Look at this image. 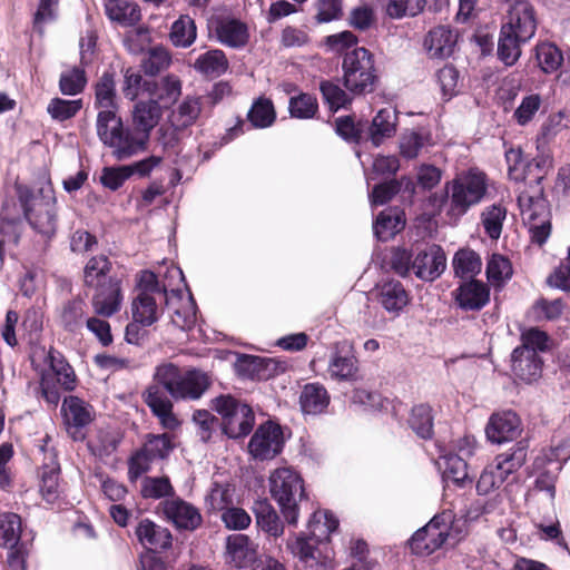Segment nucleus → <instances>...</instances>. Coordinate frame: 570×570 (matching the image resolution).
Here are the masks:
<instances>
[{
  "mask_svg": "<svg viewBox=\"0 0 570 570\" xmlns=\"http://www.w3.org/2000/svg\"><path fill=\"white\" fill-rule=\"evenodd\" d=\"M247 119L254 128L271 127L276 119V111L271 99L261 97L256 99L247 114Z\"/></svg>",
  "mask_w": 570,
  "mask_h": 570,
  "instance_id": "obj_46",
  "label": "nucleus"
},
{
  "mask_svg": "<svg viewBox=\"0 0 570 570\" xmlns=\"http://www.w3.org/2000/svg\"><path fill=\"white\" fill-rule=\"evenodd\" d=\"M425 0H389L386 14L392 19H401L405 16L414 17L425 7Z\"/></svg>",
  "mask_w": 570,
  "mask_h": 570,
  "instance_id": "obj_60",
  "label": "nucleus"
},
{
  "mask_svg": "<svg viewBox=\"0 0 570 570\" xmlns=\"http://www.w3.org/2000/svg\"><path fill=\"white\" fill-rule=\"evenodd\" d=\"M453 269L455 276L463 279H474L482 268V261L479 254L472 249H460L453 257Z\"/></svg>",
  "mask_w": 570,
  "mask_h": 570,
  "instance_id": "obj_42",
  "label": "nucleus"
},
{
  "mask_svg": "<svg viewBox=\"0 0 570 570\" xmlns=\"http://www.w3.org/2000/svg\"><path fill=\"white\" fill-rule=\"evenodd\" d=\"M86 303L82 299H72L67 302L60 313V322L62 326L75 332L85 323Z\"/></svg>",
  "mask_w": 570,
  "mask_h": 570,
  "instance_id": "obj_51",
  "label": "nucleus"
},
{
  "mask_svg": "<svg viewBox=\"0 0 570 570\" xmlns=\"http://www.w3.org/2000/svg\"><path fill=\"white\" fill-rule=\"evenodd\" d=\"M96 130L99 140L112 149L118 160L127 159L145 149V139H138L131 130L124 128L117 110H100L97 115Z\"/></svg>",
  "mask_w": 570,
  "mask_h": 570,
  "instance_id": "obj_5",
  "label": "nucleus"
},
{
  "mask_svg": "<svg viewBox=\"0 0 570 570\" xmlns=\"http://www.w3.org/2000/svg\"><path fill=\"white\" fill-rule=\"evenodd\" d=\"M439 465L443 469V475L446 480L462 485L468 479V464L463 456L451 452L442 453Z\"/></svg>",
  "mask_w": 570,
  "mask_h": 570,
  "instance_id": "obj_45",
  "label": "nucleus"
},
{
  "mask_svg": "<svg viewBox=\"0 0 570 570\" xmlns=\"http://www.w3.org/2000/svg\"><path fill=\"white\" fill-rule=\"evenodd\" d=\"M193 67L197 72L206 77L216 78L227 71L229 62L223 50L210 49L199 55L195 59Z\"/></svg>",
  "mask_w": 570,
  "mask_h": 570,
  "instance_id": "obj_33",
  "label": "nucleus"
},
{
  "mask_svg": "<svg viewBox=\"0 0 570 570\" xmlns=\"http://www.w3.org/2000/svg\"><path fill=\"white\" fill-rule=\"evenodd\" d=\"M535 58L546 73L557 71L564 60L561 50L551 42L539 43L535 48Z\"/></svg>",
  "mask_w": 570,
  "mask_h": 570,
  "instance_id": "obj_50",
  "label": "nucleus"
},
{
  "mask_svg": "<svg viewBox=\"0 0 570 570\" xmlns=\"http://www.w3.org/2000/svg\"><path fill=\"white\" fill-rule=\"evenodd\" d=\"M142 449L154 460L165 459L174 449L173 436L168 433L148 435Z\"/></svg>",
  "mask_w": 570,
  "mask_h": 570,
  "instance_id": "obj_62",
  "label": "nucleus"
},
{
  "mask_svg": "<svg viewBox=\"0 0 570 570\" xmlns=\"http://www.w3.org/2000/svg\"><path fill=\"white\" fill-rule=\"evenodd\" d=\"M377 301L389 314L397 316L409 304L410 296L401 282L392 279L377 287Z\"/></svg>",
  "mask_w": 570,
  "mask_h": 570,
  "instance_id": "obj_23",
  "label": "nucleus"
},
{
  "mask_svg": "<svg viewBox=\"0 0 570 570\" xmlns=\"http://www.w3.org/2000/svg\"><path fill=\"white\" fill-rule=\"evenodd\" d=\"M155 377L175 400H198L210 385L205 372L196 368L183 371L170 363L158 366Z\"/></svg>",
  "mask_w": 570,
  "mask_h": 570,
  "instance_id": "obj_6",
  "label": "nucleus"
},
{
  "mask_svg": "<svg viewBox=\"0 0 570 570\" xmlns=\"http://www.w3.org/2000/svg\"><path fill=\"white\" fill-rule=\"evenodd\" d=\"M570 127V117L566 111L550 115L542 124L539 138L544 142L552 140L561 131Z\"/></svg>",
  "mask_w": 570,
  "mask_h": 570,
  "instance_id": "obj_59",
  "label": "nucleus"
},
{
  "mask_svg": "<svg viewBox=\"0 0 570 570\" xmlns=\"http://www.w3.org/2000/svg\"><path fill=\"white\" fill-rule=\"evenodd\" d=\"M269 492L287 523L296 525L299 514L298 503L305 498L302 476L293 468H278L269 475Z\"/></svg>",
  "mask_w": 570,
  "mask_h": 570,
  "instance_id": "obj_7",
  "label": "nucleus"
},
{
  "mask_svg": "<svg viewBox=\"0 0 570 570\" xmlns=\"http://www.w3.org/2000/svg\"><path fill=\"white\" fill-rule=\"evenodd\" d=\"M19 212L13 202H6L0 212V269L4 263V237L18 242L20 236Z\"/></svg>",
  "mask_w": 570,
  "mask_h": 570,
  "instance_id": "obj_31",
  "label": "nucleus"
},
{
  "mask_svg": "<svg viewBox=\"0 0 570 570\" xmlns=\"http://www.w3.org/2000/svg\"><path fill=\"white\" fill-rule=\"evenodd\" d=\"M164 294L166 306L171 311L173 324L183 330H191L197 322V306L189 291L186 293L180 288H171L168 291L164 285Z\"/></svg>",
  "mask_w": 570,
  "mask_h": 570,
  "instance_id": "obj_14",
  "label": "nucleus"
},
{
  "mask_svg": "<svg viewBox=\"0 0 570 570\" xmlns=\"http://www.w3.org/2000/svg\"><path fill=\"white\" fill-rule=\"evenodd\" d=\"M144 400L160 425L169 431L176 430L180 421L173 412V403L158 385H150L144 393Z\"/></svg>",
  "mask_w": 570,
  "mask_h": 570,
  "instance_id": "obj_19",
  "label": "nucleus"
},
{
  "mask_svg": "<svg viewBox=\"0 0 570 570\" xmlns=\"http://www.w3.org/2000/svg\"><path fill=\"white\" fill-rule=\"evenodd\" d=\"M542 362L539 355L525 347H515L511 354V370L515 377L527 383L541 375Z\"/></svg>",
  "mask_w": 570,
  "mask_h": 570,
  "instance_id": "obj_22",
  "label": "nucleus"
},
{
  "mask_svg": "<svg viewBox=\"0 0 570 570\" xmlns=\"http://www.w3.org/2000/svg\"><path fill=\"white\" fill-rule=\"evenodd\" d=\"M505 480L501 471L495 469V464L492 462L481 473L476 483V491L481 495H487L493 490L499 489Z\"/></svg>",
  "mask_w": 570,
  "mask_h": 570,
  "instance_id": "obj_64",
  "label": "nucleus"
},
{
  "mask_svg": "<svg viewBox=\"0 0 570 570\" xmlns=\"http://www.w3.org/2000/svg\"><path fill=\"white\" fill-rule=\"evenodd\" d=\"M397 115L391 108L379 110L368 128V139L379 147L385 139L391 138L396 132Z\"/></svg>",
  "mask_w": 570,
  "mask_h": 570,
  "instance_id": "obj_29",
  "label": "nucleus"
},
{
  "mask_svg": "<svg viewBox=\"0 0 570 570\" xmlns=\"http://www.w3.org/2000/svg\"><path fill=\"white\" fill-rule=\"evenodd\" d=\"M521 420L513 411L493 413L485 426V435L491 443H505L521 434Z\"/></svg>",
  "mask_w": 570,
  "mask_h": 570,
  "instance_id": "obj_16",
  "label": "nucleus"
},
{
  "mask_svg": "<svg viewBox=\"0 0 570 570\" xmlns=\"http://www.w3.org/2000/svg\"><path fill=\"white\" fill-rule=\"evenodd\" d=\"M233 504V490L229 484L213 483L205 497V505L208 511L222 513Z\"/></svg>",
  "mask_w": 570,
  "mask_h": 570,
  "instance_id": "obj_55",
  "label": "nucleus"
},
{
  "mask_svg": "<svg viewBox=\"0 0 570 570\" xmlns=\"http://www.w3.org/2000/svg\"><path fill=\"white\" fill-rule=\"evenodd\" d=\"M110 269V262L107 256L98 255L89 259L85 266L83 276L87 286L94 287L96 285L107 282L106 275Z\"/></svg>",
  "mask_w": 570,
  "mask_h": 570,
  "instance_id": "obj_57",
  "label": "nucleus"
},
{
  "mask_svg": "<svg viewBox=\"0 0 570 570\" xmlns=\"http://www.w3.org/2000/svg\"><path fill=\"white\" fill-rule=\"evenodd\" d=\"M171 62L169 51L164 47H155L149 50L142 61V69L147 75L155 76L167 69Z\"/></svg>",
  "mask_w": 570,
  "mask_h": 570,
  "instance_id": "obj_61",
  "label": "nucleus"
},
{
  "mask_svg": "<svg viewBox=\"0 0 570 570\" xmlns=\"http://www.w3.org/2000/svg\"><path fill=\"white\" fill-rule=\"evenodd\" d=\"M161 110L156 100L138 101L132 111V120L136 128L142 134L137 135L138 139H145L147 142L149 131L158 124Z\"/></svg>",
  "mask_w": 570,
  "mask_h": 570,
  "instance_id": "obj_28",
  "label": "nucleus"
},
{
  "mask_svg": "<svg viewBox=\"0 0 570 570\" xmlns=\"http://www.w3.org/2000/svg\"><path fill=\"white\" fill-rule=\"evenodd\" d=\"M208 29L220 45L232 49H243L249 41L248 26L232 16H216L209 20Z\"/></svg>",
  "mask_w": 570,
  "mask_h": 570,
  "instance_id": "obj_13",
  "label": "nucleus"
},
{
  "mask_svg": "<svg viewBox=\"0 0 570 570\" xmlns=\"http://www.w3.org/2000/svg\"><path fill=\"white\" fill-rule=\"evenodd\" d=\"M82 108V100H67L62 98H53L47 106V112L53 120L65 121L73 118Z\"/></svg>",
  "mask_w": 570,
  "mask_h": 570,
  "instance_id": "obj_58",
  "label": "nucleus"
},
{
  "mask_svg": "<svg viewBox=\"0 0 570 570\" xmlns=\"http://www.w3.org/2000/svg\"><path fill=\"white\" fill-rule=\"evenodd\" d=\"M17 195L31 228L45 240L55 237L58 227L55 190L50 183L37 189L17 185Z\"/></svg>",
  "mask_w": 570,
  "mask_h": 570,
  "instance_id": "obj_3",
  "label": "nucleus"
},
{
  "mask_svg": "<svg viewBox=\"0 0 570 570\" xmlns=\"http://www.w3.org/2000/svg\"><path fill=\"white\" fill-rule=\"evenodd\" d=\"M328 374L336 381H352L356 377L357 366L353 356L332 355L328 363Z\"/></svg>",
  "mask_w": 570,
  "mask_h": 570,
  "instance_id": "obj_52",
  "label": "nucleus"
},
{
  "mask_svg": "<svg viewBox=\"0 0 570 570\" xmlns=\"http://www.w3.org/2000/svg\"><path fill=\"white\" fill-rule=\"evenodd\" d=\"M537 24L530 2L518 0L509 7L498 40V57L505 66H513L519 60L521 46L533 38Z\"/></svg>",
  "mask_w": 570,
  "mask_h": 570,
  "instance_id": "obj_2",
  "label": "nucleus"
},
{
  "mask_svg": "<svg viewBox=\"0 0 570 570\" xmlns=\"http://www.w3.org/2000/svg\"><path fill=\"white\" fill-rule=\"evenodd\" d=\"M228 561L237 568H246L256 560V546L245 534H232L226 541Z\"/></svg>",
  "mask_w": 570,
  "mask_h": 570,
  "instance_id": "obj_26",
  "label": "nucleus"
},
{
  "mask_svg": "<svg viewBox=\"0 0 570 570\" xmlns=\"http://www.w3.org/2000/svg\"><path fill=\"white\" fill-rule=\"evenodd\" d=\"M86 85L87 76L85 69L81 67H72L60 75L59 89L62 95H79L85 90Z\"/></svg>",
  "mask_w": 570,
  "mask_h": 570,
  "instance_id": "obj_53",
  "label": "nucleus"
},
{
  "mask_svg": "<svg viewBox=\"0 0 570 570\" xmlns=\"http://www.w3.org/2000/svg\"><path fill=\"white\" fill-rule=\"evenodd\" d=\"M21 518L13 512L0 513V546L13 548L20 541Z\"/></svg>",
  "mask_w": 570,
  "mask_h": 570,
  "instance_id": "obj_47",
  "label": "nucleus"
},
{
  "mask_svg": "<svg viewBox=\"0 0 570 570\" xmlns=\"http://www.w3.org/2000/svg\"><path fill=\"white\" fill-rule=\"evenodd\" d=\"M136 535L138 541L150 550H165L171 546L173 538L170 532L148 519L141 520L138 523Z\"/></svg>",
  "mask_w": 570,
  "mask_h": 570,
  "instance_id": "obj_27",
  "label": "nucleus"
},
{
  "mask_svg": "<svg viewBox=\"0 0 570 570\" xmlns=\"http://www.w3.org/2000/svg\"><path fill=\"white\" fill-rule=\"evenodd\" d=\"M253 512L257 525L266 533L273 537H281L284 533V525L276 510L266 500H258L254 503Z\"/></svg>",
  "mask_w": 570,
  "mask_h": 570,
  "instance_id": "obj_35",
  "label": "nucleus"
},
{
  "mask_svg": "<svg viewBox=\"0 0 570 570\" xmlns=\"http://www.w3.org/2000/svg\"><path fill=\"white\" fill-rule=\"evenodd\" d=\"M405 226L404 215L401 210L386 209L379 214L374 224L373 230L377 239L387 242L400 233Z\"/></svg>",
  "mask_w": 570,
  "mask_h": 570,
  "instance_id": "obj_32",
  "label": "nucleus"
},
{
  "mask_svg": "<svg viewBox=\"0 0 570 570\" xmlns=\"http://www.w3.org/2000/svg\"><path fill=\"white\" fill-rule=\"evenodd\" d=\"M343 82L347 90L363 95L374 90L377 80L374 57L365 48H355L343 59Z\"/></svg>",
  "mask_w": 570,
  "mask_h": 570,
  "instance_id": "obj_8",
  "label": "nucleus"
},
{
  "mask_svg": "<svg viewBox=\"0 0 570 570\" xmlns=\"http://www.w3.org/2000/svg\"><path fill=\"white\" fill-rule=\"evenodd\" d=\"M513 274L510 261L500 254H493L487 264V276L495 287L504 285Z\"/></svg>",
  "mask_w": 570,
  "mask_h": 570,
  "instance_id": "obj_49",
  "label": "nucleus"
},
{
  "mask_svg": "<svg viewBox=\"0 0 570 570\" xmlns=\"http://www.w3.org/2000/svg\"><path fill=\"white\" fill-rule=\"evenodd\" d=\"M454 514L451 510H444L419 529L410 540V548L419 556H430L440 549L451 537Z\"/></svg>",
  "mask_w": 570,
  "mask_h": 570,
  "instance_id": "obj_11",
  "label": "nucleus"
},
{
  "mask_svg": "<svg viewBox=\"0 0 570 570\" xmlns=\"http://www.w3.org/2000/svg\"><path fill=\"white\" fill-rule=\"evenodd\" d=\"M107 17L122 26H135L141 18L138 4L127 0H106Z\"/></svg>",
  "mask_w": 570,
  "mask_h": 570,
  "instance_id": "obj_37",
  "label": "nucleus"
},
{
  "mask_svg": "<svg viewBox=\"0 0 570 570\" xmlns=\"http://www.w3.org/2000/svg\"><path fill=\"white\" fill-rule=\"evenodd\" d=\"M442 202L449 222L456 224L470 208L479 205L488 193V180L482 171L470 169L446 181Z\"/></svg>",
  "mask_w": 570,
  "mask_h": 570,
  "instance_id": "obj_4",
  "label": "nucleus"
},
{
  "mask_svg": "<svg viewBox=\"0 0 570 570\" xmlns=\"http://www.w3.org/2000/svg\"><path fill=\"white\" fill-rule=\"evenodd\" d=\"M433 145L432 135L425 129L405 130L399 139V149L403 158L414 159Z\"/></svg>",
  "mask_w": 570,
  "mask_h": 570,
  "instance_id": "obj_30",
  "label": "nucleus"
},
{
  "mask_svg": "<svg viewBox=\"0 0 570 570\" xmlns=\"http://www.w3.org/2000/svg\"><path fill=\"white\" fill-rule=\"evenodd\" d=\"M490 301V288L481 281L470 279L455 289V302L464 311H480Z\"/></svg>",
  "mask_w": 570,
  "mask_h": 570,
  "instance_id": "obj_20",
  "label": "nucleus"
},
{
  "mask_svg": "<svg viewBox=\"0 0 570 570\" xmlns=\"http://www.w3.org/2000/svg\"><path fill=\"white\" fill-rule=\"evenodd\" d=\"M197 38L195 20L188 14H181L170 27L169 40L176 48H189Z\"/></svg>",
  "mask_w": 570,
  "mask_h": 570,
  "instance_id": "obj_39",
  "label": "nucleus"
},
{
  "mask_svg": "<svg viewBox=\"0 0 570 570\" xmlns=\"http://www.w3.org/2000/svg\"><path fill=\"white\" fill-rule=\"evenodd\" d=\"M518 205L524 224L529 227L531 239L543 245L551 234L550 210L547 199L540 190L531 193L528 189L520 191Z\"/></svg>",
  "mask_w": 570,
  "mask_h": 570,
  "instance_id": "obj_9",
  "label": "nucleus"
},
{
  "mask_svg": "<svg viewBox=\"0 0 570 570\" xmlns=\"http://www.w3.org/2000/svg\"><path fill=\"white\" fill-rule=\"evenodd\" d=\"M46 459L48 462H45L40 469V493L48 503H55L61 493L59 483L60 465L53 452H50Z\"/></svg>",
  "mask_w": 570,
  "mask_h": 570,
  "instance_id": "obj_24",
  "label": "nucleus"
},
{
  "mask_svg": "<svg viewBox=\"0 0 570 570\" xmlns=\"http://www.w3.org/2000/svg\"><path fill=\"white\" fill-rule=\"evenodd\" d=\"M95 107L100 110L118 109L114 75L105 72L95 85Z\"/></svg>",
  "mask_w": 570,
  "mask_h": 570,
  "instance_id": "obj_41",
  "label": "nucleus"
},
{
  "mask_svg": "<svg viewBox=\"0 0 570 570\" xmlns=\"http://www.w3.org/2000/svg\"><path fill=\"white\" fill-rule=\"evenodd\" d=\"M288 112L292 118L313 119L318 112L317 99L306 92L292 96L288 100Z\"/></svg>",
  "mask_w": 570,
  "mask_h": 570,
  "instance_id": "obj_48",
  "label": "nucleus"
},
{
  "mask_svg": "<svg viewBox=\"0 0 570 570\" xmlns=\"http://www.w3.org/2000/svg\"><path fill=\"white\" fill-rule=\"evenodd\" d=\"M214 410L222 416L224 433L237 439L250 433L255 424L252 407L230 395H220L213 401Z\"/></svg>",
  "mask_w": 570,
  "mask_h": 570,
  "instance_id": "obj_10",
  "label": "nucleus"
},
{
  "mask_svg": "<svg viewBox=\"0 0 570 570\" xmlns=\"http://www.w3.org/2000/svg\"><path fill=\"white\" fill-rule=\"evenodd\" d=\"M285 439L279 424L267 421L261 424L248 443V453L259 461L272 460L284 448Z\"/></svg>",
  "mask_w": 570,
  "mask_h": 570,
  "instance_id": "obj_12",
  "label": "nucleus"
},
{
  "mask_svg": "<svg viewBox=\"0 0 570 570\" xmlns=\"http://www.w3.org/2000/svg\"><path fill=\"white\" fill-rule=\"evenodd\" d=\"M91 304L96 314L110 317L120 311L122 304L121 282L118 278H108L107 282L96 285Z\"/></svg>",
  "mask_w": 570,
  "mask_h": 570,
  "instance_id": "obj_17",
  "label": "nucleus"
},
{
  "mask_svg": "<svg viewBox=\"0 0 570 570\" xmlns=\"http://www.w3.org/2000/svg\"><path fill=\"white\" fill-rule=\"evenodd\" d=\"M505 218L507 208L500 204L487 206L482 210L481 225L492 240L500 238Z\"/></svg>",
  "mask_w": 570,
  "mask_h": 570,
  "instance_id": "obj_44",
  "label": "nucleus"
},
{
  "mask_svg": "<svg viewBox=\"0 0 570 570\" xmlns=\"http://www.w3.org/2000/svg\"><path fill=\"white\" fill-rule=\"evenodd\" d=\"M161 511L168 521L181 530L194 531L203 521L198 509L179 498L165 500L161 503Z\"/></svg>",
  "mask_w": 570,
  "mask_h": 570,
  "instance_id": "obj_18",
  "label": "nucleus"
},
{
  "mask_svg": "<svg viewBox=\"0 0 570 570\" xmlns=\"http://www.w3.org/2000/svg\"><path fill=\"white\" fill-rule=\"evenodd\" d=\"M542 100L538 94H531L522 98L520 105L514 110L513 118L520 126L531 122L541 108Z\"/></svg>",
  "mask_w": 570,
  "mask_h": 570,
  "instance_id": "obj_63",
  "label": "nucleus"
},
{
  "mask_svg": "<svg viewBox=\"0 0 570 570\" xmlns=\"http://www.w3.org/2000/svg\"><path fill=\"white\" fill-rule=\"evenodd\" d=\"M202 111L199 97L187 96L170 115V122L176 129H185L191 126Z\"/></svg>",
  "mask_w": 570,
  "mask_h": 570,
  "instance_id": "obj_40",
  "label": "nucleus"
},
{
  "mask_svg": "<svg viewBox=\"0 0 570 570\" xmlns=\"http://www.w3.org/2000/svg\"><path fill=\"white\" fill-rule=\"evenodd\" d=\"M302 411L306 414L323 413L330 404L327 390L320 383H308L299 396Z\"/></svg>",
  "mask_w": 570,
  "mask_h": 570,
  "instance_id": "obj_34",
  "label": "nucleus"
},
{
  "mask_svg": "<svg viewBox=\"0 0 570 570\" xmlns=\"http://www.w3.org/2000/svg\"><path fill=\"white\" fill-rule=\"evenodd\" d=\"M412 430L422 439H429L433 432L432 409L426 404H419L412 409L409 420Z\"/></svg>",
  "mask_w": 570,
  "mask_h": 570,
  "instance_id": "obj_54",
  "label": "nucleus"
},
{
  "mask_svg": "<svg viewBox=\"0 0 570 570\" xmlns=\"http://www.w3.org/2000/svg\"><path fill=\"white\" fill-rule=\"evenodd\" d=\"M132 318L142 326H150L158 320V306L154 295L138 292L131 303Z\"/></svg>",
  "mask_w": 570,
  "mask_h": 570,
  "instance_id": "obj_38",
  "label": "nucleus"
},
{
  "mask_svg": "<svg viewBox=\"0 0 570 570\" xmlns=\"http://www.w3.org/2000/svg\"><path fill=\"white\" fill-rule=\"evenodd\" d=\"M45 364L48 370L42 374L53 375L59 385L66 391H71L76 386V375L72 367L67 363L62 354L53 348L48 352L42 351Z\"/></svg>",
  "mask_w": 570,
  "mask_h": 570,
  "instance_id": "obj_25",
  "label": "nucleus"
},
{
  "mask_svg": "<svg viewBox=\"0 0 570 570\" xmlns=\"http://www.w3.org/2000/svg\"><path fill=\"white\" fill-rule=\"evenodd\" d=\"M528 443L520 441L514 444L509 451L498 454L493 463L495 469L500 470L505 479L514 472H517L527 460Z\"/></svg>",
  "mask_w": 570,
  "mask_h": 570,
  "instance_id": "obj_36",
  "label": "nucleus"
},
{
  "mask_svg": "<svg viewBox=\"0 0 570 570\" xmlns=\"http://www.w3.org/2000/svg\"><path fill=\"white\" fill-rule=\"evenodd\" d=\"M91 406L83 400L77 396H69L65 399L62 411L65 412L66 421L77 428H82L89 424L92 420Z\"/></svg>",
  "mask_w": 570,
  "mask_h": 570,
  "instance_id": "obj_43",
  "label": "nucleus"
},
{
  "mask_svg": "<svg viewBox=\"0 0 570 570\" xmlns=\"http://www.w3.org/2000/svg\"><path fill=\"white\" fill-rule=\"evenodd\" d=\"M456 33L445 26H439L429 31L423 47L432 59H445L453 53Z\"/></svg>",
  "mask_w": 570,
  "mask_h": 570,
  "instance_id": "obj_21",
  "label": "nucleus"
},
{
  "mask_svg": "<svg viewBox=\"0 0 570 570\" xmlns=\"http://www.w3.org/2000/svg\"><path fill=\"white\" fill-rule=\"evenodd\" d=\"M140 493L145 499H163L174 494V488L167 476H146L141 481Z\"/></svg>",
  "mask_w": 570,
  "mask_h": 570,
  "instance_id": "obj_56",
  "label": "nucleus"
},
{
  "mask_svg": "<svg viewBox=\"0 0 570 570\" xmlns=\"http://www.w3.org/2000/svg\"><path fill=\"white\" fill-rule=\"evenodd\" d=\"M338 527L336 517L326 510L315 511L308 521V534L287 540V549L298 559L303 570H326L331 562L327 542Z\"/></svg>",
  "mask_w": 570,
  "mask_h": 570,
  "instance_id": "obj_1",
  "label": "nucleus"
},
{
  "mask_svg": "<svg viewBox=\"0 0 570 570\" xmlns=\"http://www.w3.org/2000/svg\"><path fill=\"white\" fill-rule=\"evenodd\" d=\"M446 267V256L439 245H429L417 252L412 268L415 276L425 282L439 278Z\"/></svg>",
  "mask_w": 570,
  "mask_h": 570,
  "instance_id": "obj_15",
  "label": "nucleus"
}]
</instances>
